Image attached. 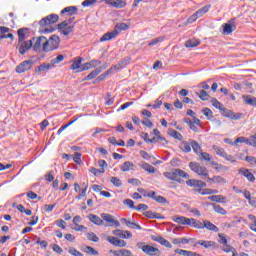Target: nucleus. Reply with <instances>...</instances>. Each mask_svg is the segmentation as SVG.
<instances>
[{"label": "nucleus", "mask_w": 256, "mask_h": 256, "mask_svg": "<svg viewBox=\"0 0 256 256\" xmlns=\"http://www.w3.org/2000/svg\"><path fill=\"white\" fill-rule=\"evenodd\" d=\"M197 193H199L200 195H211V189H197L196 190Z\"/></svg>", "instance_id": "338daca9"}, {"label": "nucleus", "mask_w": 256, "mask_h": 256, "mask_svg": "<svg viewBox=\"0 0 256 256\" xmlns=\"http://www.w3.org/2000/svg\"><path fill=\"white\" fill-rule=\"evenodd\" d=\"M198 157H199L200 161H211V159H213V157L210 156L209 153H207V152H200L198 154Z\"/></svg>", "instance_id": "ea45409f"}, {"label": "nucleus", "mask_w": 256, "mask_h": 256, "mask_svg": "<svg viewBox=\"0 0 256 256\" xmlns=\"http://www.w3.org/2000/svg\"><path fill=\"white\" fill-rule=\"evenodd\" d=\"M222 251L225 253H235L237 250L233 246L226 244L225 247L222 248Z\"/></svg>", "instance_id": "5fc2aeb1"}, {"label": "nucleus", "mask_w": 256, "mask_h": 256, "mask_svg": "<svg viewBox=\"0 0 256 256\" xmlns=\"http://www.w3.org/2000/svg\"><path fill=\"white\" fill-rule=\"evenodd\" d=\"M143 215H145V217H148V219H165V217H163L161 214L151 211H146L143 213Z\"/></svg>", "instance_id": "c756f323"}, {"label": "nucleus", "mask_w": 256, "mask_h": 256, "mask_svg": "<svg viewBox=\"0 0 256 256\" xmlns=\"http://www.w3.org/2000/svg\"><path fill=\"white\" fill-rule=\"evenodd\" d=\"M107 5H110L111 7H115L116 9H123V7H126L127 2L123 0H106Z\"/></svg>", "instance_id": "4468645a"}, {"label": "nucleus", "mask_w": 256, "mask_h": 256, "mask_svg": "<svg viewBox=\"0 0 256 256\" xmlns=\"http://www.w3.org/2000/svg\"><path fill=\"white\" fill-rule=\"evenodd\" d=\"M129 63H131V58L126 57L124 59H122V61L116 65H114L113 67H111L113 69V71H121V69H123V67H126V65H129Z\"/></svg>", "instance_id": "f3484780"}, {"label": "nucleus", "mask_w": 256, "mask_h": 256, "mask_svg": "<svg viewBox=\"0 0 256 256\" xmlns=\"http://www.w3.org/2000/svg\"><path fill=\"white\" fill-rule=\"evenodd\" d=\"M73 161H74V163H77V165H81V153L75 152Z\"/></svg>", "instance_id": "680f3d73"}, {"label": "nucleus", "mask_w": 256, "mask_h": 256, "mask_svg": "<svg viewBox=\"0 0 256 256\" xmlns=\"http://www.w3.org/2000/svg\"><path fill=\"white\" fill-rule=\"evenodd\" d=\"M180 149L184 153H191V143L184 141L180 144Z\"/></svg>", "instance_id": "c9c22d12"}, {"label": "nucleus", "mask_w": 256, "mask_h": 256, "mask_svg": "<svg viewBox=\"0 0 256 256\" xmlns=\"http://www.w3.org/2000/svg\"><path fill=\"white\" fill-rule=\"evenodd\" d=\"M199 45H201V41L195 38L189 39L188 41L185 42V47L187 48L199 47Z\"/></svg>", "instance_id": "7c9ffc66"}, {"label": "nucleus", "mask_w": 256, "mask_h": 256, "mask_svg": "<svg viewBox=\"0 0 256 256\" xmlns=\"http://www.w3.org/2000/svg\"><path fill=\"white\" fill-rule=\"evenodd\" d=\"M56 225L60 227V229H65L67 227V222H65L63 219H60L56 221Z\"/></svg>", "instance_id": "0e129e2a"}, {"label": "nucleus", "mask_w": 256, "mask_h": 256, "mask_svg": "<svg viewBox=\"0 0 256 256\" xmlns=\"http://www.w3.org/2000/svg\"><path fill=\"white\" fill-rule=\"evenodd\" d=\"M248 219L250 221H252V224H251L252 231H256V217H255V215L249 214Z\"/></svg>", "instance_id": "864d4df0"}, {"label": "nucleus", "mask_w": 256, "mask_h": 256, "mask_svg": "<svg viewBox=\"0 0 256 256\" xmlns=\"http://www.w3.org/2000/svg\"><path fill=\"white\" fill-rule=\"evenodd\" d=\"M20 55H25L31 47H33V40L18 42Z\"/></svg>", "instance_id": "9d476101"}, {"label": "nucleus", "mask_w": 256, "mask_h": 256, "mask_svg": "<svg viewBox=\"0 0 256 256\" xmlns=\"http://www.w3.org/2000/svg\"><path fill=\"white\" fill-rule=\"evenodd\" d=\"M239 174L244 175V177H246V179H248V181H250L251 183L255 181V176L253 175V173L249 172V169L247 168H240Z\"/></svg>", "instance_id": "6ab92c4d"}, {"label": "nucleus", "mask_w": 256, "mask_h": 256, "mask_svg": "<svg viewBox=\"0 0 256 256\" xmlns=\"http://www.w3.org/2000/svg\"><path fill=\"white\" fill-rule=\"evenodd\" d=\"M106 241H108V243H111V245H114V247H127V242H125L124 240H120L115 236H109Z\"/></svg>", "instance_id": "9b49d317"}, {"label": "nucleus", "mask_w": 256, "mask_h": 256, "mask_svg": "<svg viewBox=\"0 0 256 256\" xmlns=\"http://www.w3.org/2000/svg\"><path fill=\"white\" fill-rule=\"evenodd\" d=\"M123 203L124 205H127V207H129L130 209H136L135 202H133V200L131 199H125Z\"/></svg>", "instance_id": "13d9d810"}, {"label": "nucleus", "mask_w": 256, "mask_h": 256, "mask_svg": "<svg viewBox=\"0 0 256 256\" xmlns=\"http://www.w3.org/2000/svg\"><path fill=\"white\" fill-rule=\"evenodd\" d=\"M32 47L34 51H41V47L44 50L45 47V36L38 38H32Z\"/></svg>", "instance_id": "0eeeda50"}, {"label": "nucleus", "mask_w": 256, "mask_h": 256, "mask_svg": "<svg viewBox=\"0 0 256 256\" xmlns=\"http://www.w3.org/2000/svg\"><path fill=\"white\" fill-rule=\"evenodd\" d=\"M31 67H33V60H25L16 67V72L25 73V71H29Z\"/></svg>", "instance_id": "1a4fd4ad"}, {"label": "nucleus", "mask_w": 256, "mask_h": 256, "mask_svg": "<svg viewBox=\"0 0 256 256\" xmlns=\"http://www.w3.org/2000/svg\"><path fill=\"white\" fill-rule=\"evenodd\" d=\"M83 58L81 57H76L72 60V64L70 66V69H72V71H76V73H81L83 70Z\"/></svg>", "instance_id": "6e6552de"}, {"label": "nucleus", "mask_w": 256, "mask_h": 256, "mask_svg": "<svg viewBox=\"0 0 256 256\" xmlns=\"http://www.w3.org/2000/svg\"><path fill=\"white\" fill-rule=\"evenodd\" d=\"M10 29L5 26H0V40L1 39H14L13 34L9 33ZM9 33V34H5Z\"/></svg>", "instance_id": "dca6fc26"}, {"label": "nucleus", "mask_w": 256, "mask_h": 256, "mask_svg": "<svg viewBox=\"0 0 256 256\" xmlns=\"http://www.w3.org/2000/svg\"><path fill=\"white\" fill-rule=\"evenodd\" d=\"M110 227H121V223L119 221L115 220V218H110V221L108 222Z\"/></svg>", "instance_id": "052dcab7"}, {"label": "nucleus", "mask_w": 256, "mask_h": 256, "mask_svg": "<svg viewBox=\"0 0 256 256\" xmlns=\"http://www.w3.org/2000/svg\"><path fill=\"white\" fill-rule=\"evenodd\" d=\"M212 207L216 213H219L220 215H227V210L224 209L223 207L217 204H212Z\"/></svg>", "instance_id": "58836bf2"}, {"label": "nucleus", "mask_w": 256, "mask_h": 256, "mask_svg": "<svg viewBox=\"0 0 256 256\" xmlns=\"http://www.w3.org/2000/svg\"><path fill=\"white\" fill-rule=\"evenodd\" d=\"M135 167V164L132 162L126 161L121 166L120 169L123 171V173H127V171H133V168Z\"/></svg>", "instance_id": "bb28decb"}, {"label": "nucleus", "mask_w": 256, "mask_h": 256, "mask_svg": "<svg viewBox=\"0 0 256 256\" xmlns=\"http://www.w3.org/2000/svg\"><path fill=\"white\" fill-rule=\"evenodd\" d=\"M126 225L127 227H130V229H137L138 231H141V225L135 222H132L131 220H128Z\"/></svg>", "instance_id": "603ef678"}, {"label": "nucleus", "mask_w": 256, "mask_h": 256, "mask_svg": "<svg viewBox=\"0 0 256 256\" xmlns=\"http://www.w3.org/2000/svg\"><path fill=\"white\" fill-rule=\"evenodd\" d=\"M190 241H193V239H187V238H174L172 240L173 245H187Z\"/></svg>", "instance_id": "2f4dec72"}, {"label": "nucleus", "mask_w": 256, "mask_h": 256, "mask_svg": "<svg viewBox=\"0 0 256 256\" xmlns=\"http://www.w3.org/2000/svg\"><path fill=\"white\" fill-rule=\"evenodd\" d=\"M112 233L116 237H120V239H131V237H133V234L127 230L116 229Z\"/></svg>", "instance_id": "ddd939ff"}, {"label": "nucleus", "mask_w": 256, "mask_h": 256, "mask_svg": "<svg viewBox=\"0 0 256 256\" xmlns=\"http://www.w3.org/2000/svg\"><path fill=\"white\" fill-rule=\"evenodd\" d=\"M82 251L88 255H99V252L91 246H85Z\"/></svg>", "instance_id": "4c0bfd02"}, {"label": "nucleus", "mask_w": 256, "mask_h": 256, "mask_svg": "<svg viewBox=\"0 0 256 256\" xmlns=\"http://www.w3.org/2000/svg\"><path fill=\"white\" fill-rule=\"evenodd\" d=\"M186 185H188V187H197L198 189H203V188L207 187V183L203 182L202 180H197V179L187 180Z\"/></svg>", "instance_id": "f8f14e48"}, {"label": "nucleus", "mask_w": 256, "mask_h": 256, "mask_svg": "<svg viewBox=\"0 0 256 256\" xmlns=\"http://www.w3.org/2000/svg\"><path fill=\"white\" fill-rule=\"evenodd\" d=\"M103 69H107V65H103L100 68L94 69L88 76H86L85 80L91 81V79H95V77H97V75H99Z\"/></svg>", "instance_id": "a211bd4d"}, {"label": "nucleus", "mask_w": 256, "mask_h": 256, "mask_svg": "<svg viewBox=\"0 0 256 256\" xmlns=\"http://www.w3.org/2000/svg\"><path fill=\"white\" fill-rule=\"evenodd\" d=\"M197 245H201L204 249H217L219 247L217 242L208 240H199L197 243L192 244L193 247H197Z\"/></svg>", "instance_id": "423d86ee"}, {"label": "nucleus", "mask_w": 256, "mask_h": 256, "mask_svg": "<svg viewBox=\"0 0 256 256\" xmlns=\"http://www.w3.org/2000/svg\"><path fill=\"white\" fill-rule=\"evenodd\" d=\"M168 135L170 137H173L174 139H177L178 141H183V135L181 133L177 132V130L168 129Z\"/></svg>", "instance_id": "473e14b6"}, {"label": "nucleus", "mask_w": 256, "mask_h": 256, "mask_svg": "<svg viewBox=\"0 0 256 256\" xmlns=\"http://www.w3.org/2000/svg\"><path fill=\"white\" fill-rule=\"evenodd\" d=\"M63 59H65V56L60 54L56 58L52 59L50 63L53 67V65H59V63H61V61H63Z\"/></svg>", "instance_id": "8fccbe9b"}, {"label": "nucleus", "mask_w": 256, "mask_h": 256, "mask_svg": "<svg viewBox=\"0 0 256 256\" xmlns=\"http://www.w3.org/2000/svg\"><path fill=\"white\" fill-rule=\"evenodd\" d=\"M202 113H203V115H205V117H207L208 119H211V117H213V111H211V109H209V108H204V109H202Z\"/></svg>", "instance_id": "4d7b16f0"}, {"label": "nucleus", "mask_w": 256, "mask_h": 256, "mask_svg": "<svg viewBox=\"0 0 256 256\" xmlns=\"http://www.w3.org/2000/svg\"><path fill=\"white\" fill-rule=\"evenodd\" d=\"M189 167L191 171L197 173L202 179H207V177H209V170H207L205 166H201V164L197 162H190Z\"/></svg>", "instance_id": "39448f33"}, {"label": "nucleus", "mask_w": 256, "mask_h": 256, "mask_svg": "<svg viewBox=\"0 0 256 256\" xmlns=\"http://www.w3.org/2000/svg\"><path fill=\"white\" fill-rule=\"evenodd\" d=\"M208 199L214 203H227V198H225L223 195H212L209 196Z\"/></svg>", "instance_id": "b1692460"}, {"label": "nucleus", "mask_w": 256, "mask_h": 256, "mask_svg": "<svg viewBox=\"0 0 256 256\" xmlns=\"http://www.w3.org/2000/svg\"><path fill=\"white\" fill-rule=\"evenodd\" d=\"M75 18H70L68 20H64L63 22H61L60 24L57 25L58 30L60 31V33L62 35H65V37H67V35H71V33H73V29H75V24H73V20Z\"/></svg>", "instance_id": "7ed1b4c3"}, {"label": "nucleus", "mask_w": 256, "mask_h": 256, "mask_svg": "<svg viewBox=\"0 0 256 256\" xmlns=\"http://www.w3.org/2000/svg\"><path fill=\"white\" fill-rule=\"evenodd\" d=\"M29 37V34L27 33V28H21L18 30V43L25 42V39Z\"/></svg>", "instance_id": "412c9836"}, {"label": "nucleus", "mask_w": 256, "mask_h": 256, "mask_svg": "<svg viewBox=\"0 0 256 256\" xmlns=\"http://www.w3.org/2000/svg\"><path fill=\"white\" fill-rule=\"evenodd\" d=\"M172 221L178 223V225H187V217L185 216H173Z\"/></svg>", "instance_id": "72a5a7b5"}, {"label": "nucleus", "mask_w": 256, "mask_h": 256, "mask_svg": "<svg viewBox=\"0 0 256 256\" xmlns=\"http://www.w3.org/2000/svg\"><path fill=\"white\" fill-rule=\"evenodd\" d=\"M254 135H251L249 138H246V145H250V147H256V138Z\"/></svg>", "instance_id": "3c124183"}, {"label": "nucleus", "mask_w": 256, "mask_h": 256, "mask_svg": "<svg viewBox=\"0 0 256 256\" xmlns=\"http://www.w3.org/2000/svg\"><path fill=\"white\" fill-rule=\"evenodd\" d=\"M211 103L213 107H215L216 109H219L220 111H223V104H221L219 100H217L216 98H212Z\"/></svg>", "instance_id": "09e8293b"}, {"label": "nucleus", "mask_w": 256, "mask_h": 256, "mask_svg": "<svg viewBox=\"0 0 256 256\" xmlns=\"http://www.w3.org/2000/svg\"><path fill=\"white\" fill-rule=\"evenodd\" d=\"M77 11H79L77 7L68 6L61 11V15H65V13H68V15H77Z\"/></svg>", "instance_id": "a878e982"}, {"label": "nucleus", "mask_w": 256, "mask_h": 256, "mask_svg": "<svg viewBox=\"0 0 256 256\" xmlns=\"http://www.w3.org/2000/svg\"><path fill=\"white\" fill-rule=\"evenodd\" d=\"M207 181H212V183H227L221 176H214L213 178L207 177Z\"/></svg>", "instance_id": "79ce46f5"}, {"label": "nucleus", "mask_w": 256, "mask_h": 256, "mask_svg": "<svg viewBox=\"0 0 256 256\" xmlns=\"http://www.w3.org/2000/svg\"><path fill=\"white\" fill-rule=\"evenodd\" d=\"M235 29H237V26L235 25V22H233V21L223 25L224 35H231V33H233V31H235Z\"/></svg>", "instance_id": "2eb2a0df"}, {"label": "nucleus", "mask_w": 256, "mask_h": 256, "mask_svg": "<svg viewBox=\"0 0 256 256\" xmlns=\"http://www.w3.org/2000/svg\"><path fill=\"white\" fill-rule=\"evenodd\" d=\"M185 123H187V125H189L190 129L192 131H195V133H197V131H199V128H197V124H194L193 120L186 118Z\"/></svg>", "instance_id": "49530a36"}, {"label": "nucleus", "mask_w": 256, "mask_h": 256, "mask_svg": "<svg viewBox=\"0 0 256 256\" xmlns=\"http://www.w3.org/2000/svg\"><path fill=\"white\" fill-rule=\"evenodd\" d=\"M117 37V30H114L112 32L105 33L101 38L100 42L103 43L105 41H111V39H115Z\"/></svg>", "instance_id": "aec40b11"}, {"label": "nucleus", "mask_w": 256, "mask_h": 256, "mask_svg": "<svg viewBox=\"0 0 256 256\" xmlns=\"http://www.w3.org/2000/svg\"><path fill=\"white\" fill-rule=\"evenodd\" d=\"M88 219H89V221H91V223H94V225L100 226V225H103V223H104L103 220L95 214H90L88 216Z\"/></svg>", "instance_id": "cd10ccee"}, {"label": "nucleus", "mask_w": 256, "mask_h": 256, "mask_svg": "<svg viewBox=\"0 0 256 256\" xmlns=\"http://www.w3.org/2000/svg\"><path fill=\"white\" fill-rule=\"evenodd\" d=\"M97 3V0H85L82 2L83 7H91Z\"/></svg>", "instance_id": "e2e57ef3"}, {"label": "nucleus", "mask_w": 256, "mask_h": 256, "mask_svg": "<svg viewBox=\"0 0 256 256\" xmlns=\"http://www.w3.org/2000/svg\"><path fill=\"white\" fill-rule=\"evenodd\" d=\"M61 40L59 39V36L52 35L49 40H47V37H45L44 41V51L46 53H49V51H53L54 49H57L59 47V43Z\"/></svg>", "instance_id": "20e7f679"}, {"label": "nucleus", "mask_w": 256, "mask_h": 256, "mask_svg": "<svg viewBox=\"0 0 256 256\" xmlns=\"http://www.w3.org/2000/svg\"><path fill=\"white\" fill-rule=\"evenodd\" d=\"M209 9H211V5H206L204 7H202L201 9H199L196 12V15L199 17H203V15H205V13H207L209 11Z\"/></svg>", "instance_id": "a19ab883"}, {"label": "nucleus", "mask_w": 256, "mask_h": 256, "mask_svg": "<svg viewBox=\"0 0 256 256\" xmlns=\"http://www.w3.org/2000/svg\"><path fill=\"white\" fill-rule=\"evenodd\" d=\"M219 237V243L222 245H227V236L225 234H218Z\"/></svg>", "instance_id": "69168bd1"}, {"label": "nucleus", "mask_w": 256, "mask_h": 256, "mask_svg": "<svg viewBox=\"0 0 256 256\" xmlns=\"http://www.w3.org/2000/svg\"><path fill=\"white\" fill-rule=\"evenodd\" d=\"M129 29V24L127 23H118L116 24L114 31H117V35H119L120 31H127Z\"/></svg>", "instance_id": "f704fd0d"}, {"label": "nucleus", "mask_w": 256, "mask_h": 256, "mask_svg": "<svg viewBox=\"0 0 256 256\" xmlns=\"http://www.w3.org/2000/svg\"><path fill=\"white\" fill-rule=\"evenodd\" d=\"M190 145H191L194 153H197V155H199L201 153V146L199 145V143H197V141L191 140Z\"/></svg>", "instance_id": "e433bc0d"}, {"label": "nucleus", "mask_w": 256, "mask_h": 256, "mask_svg": "<svg viewBox=\"0 0 256 256\" xmlns=\"http://www.w3.org/2000/svg\"><path fill=\"white\" fill-rule=\"evenodd\" d=\"M51 67H53V64L43 63V64L39 65L38 67H36L35 73H37L38 75L41 73H45V71H49V69H51Z\"/></svg>", "instance_id": "4be33fe9"}, {"label": "nucleus", "mask_w": 256, "mask_h": 256, "mask_svg": "<svg viewBox=\"0 0 256 256\" xmlns=\"http://www.w3.org/2000/svg\"><path fill=\"white\" fill-rule=\"evenodd\" d=\"M68 252L70 253V255H73V256H83V253H81L80 251H78L73 247L69 248Z\"/></svg>", "instance_id": "bf43d9fd"}, {"label": "nucleus", "mask_w": 256, "mask_h": 256, "mask_svg": "<svg viewBox=\"0 0 256 256\" xmlns=\"http://www.w3.org/2000/svg\"><path fill=\"white\" fill-rule=\"evenodd\" d=\"M204 228L208 231H214V233H219V227L210 222L209 220H204Z\"/></svg>", "instance_id": "5701e85b"}, {"label": "nucleus", "mask_w": 256, "mask_h": 256, "mask_svg": "<svg viewBox=\"0 0 256 256\" xmlns=\"http://www.w3.org/2000/svg\"><path fill=\"white\" fill-rule=\"evenodd\" d=\"M164 40H165L164 37H158V38H155V39H153L152 41H150V42L148 43V45L151 47V46H153V45H157V43H162V41H164Z\"/></svg>", "instance_id": "6e6d98bb"}, {"label": "nucleus", "mask_w": 256, "mask_h": 256, "mask_svg": "<svg viewBox=\"0 0 256 256\" xmlns=\"http://www.w3.org/2000/svg\"><path fill=\"white\" fill-rule=\"evenodd\" d=\"M110 183H112L114 187H121V185H123V182L121 181V179L115 176L110 178Z\"/></svg>", "instance_id": "a18cd8bd"}, {"label": "nucleus", "mask_w": 256, "mask_h": 256, "mask_svg": "<svg viewBox=\"0 0 256 256\" xmlns=\"http://www.w3.org/2000/svg\"><path fill=\"white\" fill-rule=\"evenodd\" d=\"M213 150L215 151L216 155H219V157H224V155L227 153L225 152V149L215 145L213 146Z\"/></svg>", "instance_id": "c03bdc74"}, {"label": "nucleus", "mask_w": 256, "mask_h": 256, "mask_svg": "<svg viewBox=\"0 0 256 256\" xmlns=\"http://www.w3.org/2000/svg\"><path fill=\"white\" fill-rule=\"evenodd\" d=\"M139 167H141V169H144V171H147L148 173H155V167L147 162H140Z\"/></svg>", "instance_id": "c85d7f7f"}, {"label": "nucleus", "mask_w": 256, "mask_h": 256, "mask_svg": "<svg viewBox=\"0 0 256 256\" xmlns=\"http://www.w3.org/2000/svg\"><path fill=\"white\" fill-rule=\"evenodd\" d=\"M87 239L89 241H93V243H99V237L97 236L96 233H93V232L88 233L87 234Z\"/></svg>", "instance_id": "de8ad7c7"}, {"label": "nucleus", "mask_w": 256, "mask_h": 256, "mask_svg": "<svg viewBox=\"0 0 256 256\" xmlns=\"http://www.w3.org/2000/svg\"><path fill=\"white\" fill-rule=\"evenodd\" d=\"M242 99L246 103V105H251V107H256V97L251 95H243Z\"/></svg>", "instance_id": "393cba45"}, {"label": "nucleus", "mask_w": 256, "mask_h": 256, "mask_svg": "<svg viewBox=\"0 0 256 256\" xmlns=\"http://www.w3.org/2000/svg\"><path fill=\"white\" fill-rule=\"evenodd\" d=\"M245 161L250 163V165H256V158L253 156H246Z\"/></svg>", "instance_id": "774afa93"}, {"label": "nucleus", "mask_w": 256, "mask_h": 256, "mask_svg": "<svg viewBox=\"0 0 256 256\" xmlns=\"http://www.w3.org/2000/svg\"><path fill=\"white\" fill-rule=\"evenodd\" d=\"M57 21H59V15L57 14H50L44 18H42L39 21V25L41 27L40 29V33H53L55 31V28H43V27H47V25H53L55 23H57Z\"/></svg>", "instance_id": "f257e3e1"}, {"label": "nucleus", "mask_w": 256, "mask_h": 256, "mask_svg": "<svg viewBox=\"0 0 256 256\" xmlns=\"http://www.w3.org/2000/svg\"><path fill=\"white\" fill-rule=\"evenodd\" d=\"M163 175L166 179H169V181H176L177 183H184L183 179H190L191 177L187 172L181 169H173L170 172H164Z\"/></svg>", "instance_id": "f03ea898"}, {"label": "nucleus", "mask_w": 256, "mask_h": 256, "mask_svg": "<svg viewBox=\"0 0 256 256\" xmlns=\"http://www.w3.org/2000/svg\"><path fill=\"white\" fill-rule=\"evenodd\" d=\"M199 99H201L202 101H209V93H207V91L205 90H201L200 93H197Z\"/></svg>", "instance_id": "37998d69"}]
</instances>
